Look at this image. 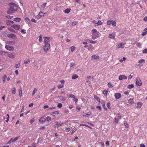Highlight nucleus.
I'll return each mask as SVG.
<instances>
[{"mask_svg": "<svg viewBox=\"0 0 147 147\" xmlns=\"http://www.w3.org/2000/svg\"><path fill=\"white\" fill-rule=\"evenodd\" d=\"M17 9L18 7L16 4L12 3H11L10 8L7 11V13L8 14L11 13H13L14 11H17Z\"/></svg>", "mask_w": 147, "mask_h": 147, "instance_id": "f257e3e1", "label": "nucleus"}, {"mask_svg": "<svg viewBox=\"0 0 147 147\" xmlns=\"http://www.w3.org/2000/svg\"><path fill=\"white\" fill-rule=\"evenodd\" d=\"M108 25H110L112 24L113 26H115L116 25V22L112 20H108L107 22Z\"/></svg>", "mask_w": 147, "mask_h": 147, "instance_id": "f03ea898", "label": "nucleus"}, {"mask_svg": "<svg viewBox=\"0 0 147 147\" xmlns=\"http://www.w3.org/2000/svg\"><path fill=\"white\" fill-rule=\"evenodd\" d=\"M50 49V45L49 44H45V46L44 47V51L46 52H47Z\"/></svg>", "mask_w": 147, "mask_h": 147, "instance_id": "7ed1b4c3", "label": "nucleus"}, {"mask_svg": "<svg viewBox=\"0 0 147 147\" xmlns=\"http://www.w3.org/2000/svg\"><path fill=\"white\" fill-rule=\"evenodd\" d=\"M126 44V43L122 42L118 44L117 48L118 49L123 48H124V45Z\"/></svg>", "mask_w": 147, "mask_h": 147, "instance_id": "20e7f679", "label": "nucleus"}, {"mask_svg": "<svg viewBox=\"0 0 147 147\" xmlns=\"http://www.w3.org/2000/svg\"><path fill=\"white\" fill-rule=\"evenodd\" d=\"M136 81L137 85L140 86L142 85V82L140 78H137L136 80Z\"/></svg>", "mask_w": 147, "mask_h": 147, "instance_id": "39448f33", "label": "nucleus"}, {"mask_svg": "<svg viewBox=\"0 0 147 147\" xmlns=\"http://www.w3.org/2000/svg\"><path fill=\"white\" fill-rule=\"evenodd\" d=\"M5 48L6 49L9 51H13L14 49V48L13 46L10 45H6L5 46Z\"/></svg>", "mask_w": 147, "mask_h": 147, "instance_id": "423d86ee", "label": "nucleus"}, {"mask_svg": "<svg viewBox=\"0 0 147 147\" xmlns=\"http://www.w3.org/2000/svg\"><path fill=\"white\" fill-rule=\"evenodd\" d=\"M44 42L45 44H49V42L50 41V38L49 37H44Z\"/></svg>", "mask_w": 147, "mask_h": 147, "instance_id": "0eeeda50", "label": "nucleus"}, {"mask_svg": "<svg viewBox=\"0 0 147 147\" xmlns=\"http://www.w3.org/2000/svg\"><path fill=\"white\" fill-rule=\"evenodd\" d=\"M12 26L13 28L16 30H18L20 27V25L16 24L13 25Z\"/></svg>", "mask_w": 147, "mask_h": 147, "instance_id": "6e6552de", "label": "nucleus"}, {"mask_svg": "<svg viewBox=\"0 0 147 147\" xmlns=\"http://www.w3.org/2000/svg\"><path fill=\"white\" fill-rule=\"evenodd\" d=\"M44 16V13L40 11L39 12L38 15L36 16V17L37 19H39L41 18Z\"/></svg>", "mask_w": 147, "mask_h": 147, "instance_id": "1a4fd4ad", "label": "nucleus"}, {"mask_svg": "<svg viewBox=\"0 0 147 147\" xmlns=\"http://www.w3.org/2000/svg\"><path fill=\"white\" fill-rule=\"evenodd\" d=\"M92 32L94 33L93 35H96L97 37H98L99 36V33L95 29H93L92 30Z\"/></svg>", "mask_w": 147, "mask_h": 147, "instance_id": "9d476101", "label": "nucleus"}, {"mask_svg": "<svg viewBox=\"0 0 147 147\" xmlns=\"http://www.w3.org/2000/svg\"><path fill=\"white\" fill-rule=\"evenodd\" d=\"M114 96L116 99H118L121 97V94L119 93H116L114 95Z\"/></svg>", "mask_w": 147, "mask_h": 147, "instance_id": "9b49d317", "label": "nucleus"}, {"mask_svg": "<svg viewBox=\"0 0 147 147\" xmlns=\"http://www.w3.org/2000/svg\"><path fill=\"white\" fill-rule=\"evenodd\" d=\"M127 78V77L125 75H121L119 76V79L120 80H122L126 79Z\"/></svg>", "mask_w": 147, "mask_h": 147, "instance_id": "f8f14e48", "label": "nucleus"}, {"mask_svg": "<svg viewBox=\"0 0 147 147\" xmlns=\"http://www.w3.org/2000/svg\"><path fill=\"white\" fill-rule=\"evenodd\" d=\"M147 34V27L144 29L143 32L142 33V35L144 36Z\"/></svg>", "mask_w": 147, "mask_h": 147, "instance_id": "ddd939ff", "label": "nucleus"}, {"mask_svg": "<svg viewBox=\"0 0 147 147\" xmlns=\"http://www.w3.org/2000/svg\"><path fill=\"white\" fill-rule=\"evenodd\" d=\"M59 114V112L56 111L52 113L51 114V115L53 116H55L56 115H57Z\"/></svg>", "mask_w": 147, "mask_h": 147, "instance_id": "4468645a", "label": "nucleus"}, {"mask_svg": "<svg viewBox=\"0 0 147 147\" xmlns=\"http://www.w3.org/2000/svg\"><path fill=\"white\" fill-rule=\"evenodd\" d=\"M100 57L98 55H93L92 58L93 59H99Z\"/></svg>", "mask_w": 147, "mask_h": 147, "instance_id": "2eb2a0df", "label": "nucleus"}, {"mask_svg": "<svg viewBox=\"0 0 147 147\" xmlns=\"http://www.w3.org/2000/svg\"><path fill=\"white\" fill-rule=\"evenodd\" d=\"M14 55L12 53H8L7 54V57H9L13 58L14 57Z\"/></svg>", "mask_w": 147, "mask_h": 147, "instance_id": "dca6fc26", "label": "nucleus"}, {"mask_svg": "<svg viewBox=\"0 0 147 147\" xmlns=\"http://www.w3.org/2000/svg\"><path fill=\"white\" fill-rule=\"evenodd\" d=\"M9 115L8 114H7V117L5 118L4 117H3V118L4 119H6V121L7 122H8L9 121Z\"/></svg>", "mask_w": 147, "mask_h": 147, "instance_id": "f3484780", "label": "nucleus"}, {"mask_svg": "<svg viewBox=\"0 0 147 147\" xmlns=\"http://www.w3.org/2000/svg\"><path fill=\"white\" fill-rule=\"evenodd\" d=\"M30 62V60L27 58H26L24 60V64H28Z\"/></svg>", "mask_w": 147, "mask_h": 147, "instance_id": "a211bd4d", "label": "nucleus"}, {"mask_svg": "<svg viewBox=\"0 0 147 147\" xmlns=\"http://www.w3.org/2000/svg\"><path fill=\"white\" fill-rule=\"evenodd\" d=\"M109 38L113 39H114L115 37V36H114L113 33L110 34L109 35Z\"/></svg>", "mask_w": 147, "mask_h": 147, "instance_id": "6ab92c4d", "label": "nucleus"}, {"mask_svg": "<svg viewBox=\"0 0 147 147\" xmlns=\"http://www.w3.org/2000/svg\"><path fill=\"white\" fill-rule=\"evenodd\" d=\"M134 102V100L132 98H130L128 100V103L129 104H132Z\"/></svg>", "mask_w": 147, "mask_h": 147, "instance_id": "aec40b11", "label": "nucleus"}, {"mask_svg": "<svg viewBox=\"0 0 147 147\" xmlns=\"http://www.w3.org/2000/svg\"><path fill=\"white\" fill-rule=\"evenodd\" d=\"M21 20V18H16L14 19V20L16 22H19Z\"/></svg>", "mask_w": 147, "mask_h": 147, "instance_id": "412c9836", "label": "nucleus"}, {"mask_svg": "<svg viewBox=\"0 0 147 147\" xmlns=\"http://www.w3.org/2000/svg\"><path fill=\"white\" fill-rule=\"evenodd\" d=\"M70 9H67L64 11V12L66 13H68L70 12Z\"/></svg>", "mask_w": 147, "mask_h": 147, "instance_id": "4be33fe9", "label": "nucleus"}, {"mask_svg": "<svg viewBox=\"0 0 147 147\" xmlns=\"http://www.w3.org/2000/svg\"><path fill=\"white\" fill-rule=\"evenodd\" d=\"M7 53V52L3 51H0V55H5V54Z\"/></svg>", "mask_w": 147, "mask_h": 147, "instance_id": "5701e85b", "label": "nucleus"}, {"mask_svg": "<svg viewBox=\"0 0 147 147\" xmlns=\"http://www.w3.org/2000/svg\"><path fill=\"white\" fill-rule=\"evenodd\" d=\"M13 141V138H11L10 140L7 142V144H10L11 142H14Z\"/></svg>", "mask_w": 147, "mask_h": 147, "instance_id": "b1692460", "label": "nucleus"}, {"mask_svg": "<svg viewBox=\"0 0 147 147\" xmlns=\"http://www.w3.org/2000/svg\"><path fill=\"white\" fill-rule=\"evenodd\" d=\"M88 41V42H90V43H93V44H95L96 42L95 41H93L92 40H87Z\"/></svg>", "mask_w": 147, "mask_h": 147, "instance_id": "393cba45", "label": "nucleus"}, {"mask_svg": "<svg viewBox=\"0 0 147 147\" xmlns=\"http://www.w3.org/2000/svg\"><path fill=\"white\" fill-rule=\"evenodd\" d=\"M47 3H45L41 5V8H45L47 5Z\"/></svg>", "mask_w": 147, "mask_h": 147, "instance_id": "a878e982", "label": "nucleus"}, {"mask_svg": "<svg viewBox=\"0 0 147 147\" xmlns=\"http://www.w3.org/2000/svg\"><path fill=\"white\" fill-rule=\"evenodd\" d=\"M37 90L36 88H35L34 89V90L33 91L32 94V95L34 96L35 93L37 91Z\"/></svg>", "mask_w": 147, "mask_h": 147, "instance_id": "bb28decb", "label": "nucleus"}, {"mask_svg": "<svg viewBox=\"0 0 147 147\" xmlns=\"http://www.w3.org/2000/svg\"><path fill=\"white\" fill-rule=\"evenodd\" d=\"M18 91H19V95L20 97H21L22 96V89H19Z\"/></svg>", "mask_w": 147, "mask_h": 147, "instance_id": "cd10ccee", "label": "nucleus"}, {"mask_svg": "<svg viewBox=\"0 0 147 147\" xmlns=\"http://www.w3.org/2000/svg\"><path fill=\"white\" fill-rule=\"evenodd\" d=\"M137 107H138L140 108L142 105V103L140 102H138L137 103Z\"/></svg>", "mask_w": 147, "mask_h": 147, "instance_id": "c85d7f7f", "label": "nucleus"}, {"mask_svg": "<svg viewBox=\"0 0 147 147\" xmlns=\"http://www.w3.org/2000/svg\"><path fill=\"white\" fill-rule=\"evenodd\" d=\"M134 87V85L133 84H131L130 85H129L127 86V88L129 89H130L132 88H133Z\"/></svg>", "mask_w": 147, "mask_h": 147, "instance_id": "c756f323", "label": "nucleus"}, {"mask_svg": "<svg viewBox=\"0 0 147 147\" xmlns=\"http://www.w3.org/2000/svg\"><path fill=\"white\" fill-rule=\"evenodd\" d=\"M102 24V22L100 21L99 20L98 21V22L96 24H95L96 25L95 26H97V25H96V24L97 25H100Z\"/></svg>", "mask_w": 147, "mask_h": 147, "instance_id": "7c9ffc66", "label": "nucleus"}, {"mask_svg": "<svg viewBox=\"0 0 147 147\" xmlns=\"http://www.w3.org/2000/svg\"><path fill=\"white\" fill-rule=\"evenodd\" d=\"M9 36L12 38H14L15 37L16 35L13 34H9Z\"/></svg>", "mask_w": 147, "mask_h": 147, "instance_id": "2f4dec72", "label": "nucleus"}, {"mask_svg": "<svg viewBox=\"0 0 147 147\" xmlns=\"http://www.w3.org/2000/svg\"><path fill=\"white\" fill-rule=\"evenodd\" d=\"M51 118L49 116H47L46 117V119H45L46 121H49V120H51Z\"/></svg>", "mask_w": 147, "mask_h": 147, "instance_id": "473e14b6", "label": "nucleus"}, {"mask_svg": "<svg viewBox=\"0 0 147 147\" xmlns=\"http://www.w3.org/2000/svg\"><path fill=\"white\" fill-rule=\"evenodd\" d=\"M46 121L45 119L43 120L42 118H40L39 120V121L41 123H43Z\"/></svg>", "mask_w": 147, "mask_h": 147, "instance_id": "72a5a7b5", "label": "nucleus"}, {"mask_svg": "<svg viewBox=\"0 0 147 147\" xmlns=\"http://www.w3.org/2000/svg\"><path fill=\"white\" fill-rule=\"evenodd\" d=\"M124 125L126 127H129V125L126 121L124 122Z\"/></svg>", "mask_w": 147, "mask_h": 147, "instance_id": "f704fd0d", "label": "nucleus"}, {"mask_svg": "<svg viewBox=\"0 0 147 147\" xmlns=\"http://www.w3.org/2000/svg\"><path fill=\"white\" fill-rule=\"evenodd\" d=\"M78 77V76L76 75H74L72 76V78L73 79H76Z\"/></svg>", "mask_w": 147, "mask_h": 147, "instance_id": "c9c22d12", "label": "nucleus"}, {"mask_svg": "<svg viewBox=\"0 0 147 147\" xmlns=\"http://www.w3.org/2000/svg\"><path fill=\"white\" fill-rule=\"evenodd\" d=\"M75 97V96L73 94H69V98H74Z\"/></svg>", "mask_w": 147, "mask_h": 147, "instance_id": "e433bc0d", "label": "nucleus"}, {"mask_svg": "<svg viewBox=\"0 0 147 147\" xmlns=\"http://www.w3.org/2000/svg\"><path fill=\"white\" fill-rule=\"evenodd\" d=\"M40 42H42V37L41 35H40L39 36V38L38 40Z\"/></svg>", "mask_w": 147, "mask_h": 147, "instance_id": "4c0bfd02", "label": "nucleus"}, {"mask_svg": "<svg viewBox=\"0 0 147 147\" xmlns=\"http://www.w3.org/2000/svg\"><path fill=\"white\" fill-rule=\"evenodd\" d=\"M108 90H105L103 91V94L105 95V94L107 95L108 93Z\"/></svg>", "mask_w": 147, "mask_h": 147, "instance_id": "58836bf2", "label": "nucleus"}, {"mask_svg": "<svg viewBox=\"0 0 147 147\" xmlns=\"http://www.w3.org/2000/svg\"><path fill=\"white\" fill-rule=\"evenodd\" d=\"M75 48L74 46H72L71 47V51L72 52H73L75 50Z\"/></svg>", "mask_w": 147, "mask_h": 147, "instance_id": "ea45409f", "label": "nucleus"}, {"mask_svg": "<svg viewBox=\"0 0 147 147\" xmlns=\"http://www.w3.org/2000/svg\"><path fill=\"white\" fill-rule=\"evenodd\" d=\"M114 121L116 123H117L118 121V119L117 118H115L114 120Z\"/></svg>", "mask_w": 147, "mask_h": 147, "instance_id": "a19ab883", "label": "nucleus"}, {"mask_svg": "<svg viewBox=\"0 0 147 147\" xmlns=\"http://www.w3.org/2000/svg\"><path fill=\"white\" fill-rule=\"evenodd\" d=\"M133 75V73H131L130 75L128 77L129 79H130L131 78Z\"/></svg>", "mask_w": 147, "mask_h": 147, "instance_id": "79ce46f5", "label": "nucleus"}, {"mask_svg": "<svg viewBox=\"0 0 147 147\" xmlns=\"http://www.w3.org/2000/svg\"><path fill=\"white\" fill-rule=\"evenodd\" d=\"M77 24V22L76 21H74L72 23V26H75Z\"/></svg>", "mask_w": 147, "mask_h": 147, "instance_id": "37998d69", "label": "nucleus"}, {"mask_svg": "<svg viewBox=\"0 0 147 147\" xmlns=\"http://www.w3.org/2000/svg\"><path fill=\"white\" fill-rule=\"evenodd\" d=\"M108 85L109 87V88H111V87H113V86L111 83H110V82L109 83Z\"/></svg>", "mask_w": 147, "mask_h": 147, "instance_id": "c03bdc74", "label": "nucleus"}, {"mask_svg": "<svg viewBox=\"0 0 147 147\" xmlns=\"http://www.w3.org/2000/svg\"><path fill=\"white\" fill-rule=\"evenodd\" d=\"M126 59L125 57H123V58L120 60V61L122 62L123 61H124L126 60Z\"/></svg>", "mask_w": 147, "mask_h": 147, "instance_id": "a18cd8bd", "label": "nucleus"}, {"mask_svg": "<svg viewBox=\"0 0 147 147\" xmlns=\"http://www.w3.org/2000/svg\"><path fill=\"white\" fill-rule=\"evenodd\" d=\"M21 32L23 34H25L26 33V30H25L23 29H22L21 31Z\"/></svg>", "mask_w": 147, "mask_h": 147, "instance_id": "49530a36", "label": "nucleus"}, {"mask_svg": "<svg viewBox=\"0 0 147 147\" xmlns=\"http://www.w3.org/2000/svg\"><path fill=\"white\" fill-rule=\"evenodd\" d=\"M107 106L109 109H111V107H110V104L109 102H108L107 103Z\"/></svg>", "mask_w": 147, "mask_h": 147, "instance_id": "de8ad7c7", "label": "nucleus"}, {"mask_svg": "<svg viewBox=\"0 0 147 147\" xmlns=\"http://www.w3.org/2000/svg\"><path fill=\"white\" fill-rule=\"evenodd\" d=\"M6 78H7V76L5 75L4 76L3 78V82H5V79Z\"/></svg>", "mask_w": 147, "mask_h": 147, "instance_id": "09e8293b", "label": "nucleus"}, {"mask_svg": "<svg viewBox=\"0 0 147 147\" xmlns=\"http://www.w3.org/2000/svg\"><path fill=\"white\" fill-rule=\"evenodd\" d=\"M62 105L61 103H59L57 105L58 107L59 108H61L62 107Z\"/></svg>", "mask_w": 147, "mask_h": 147, "instance_id": "8fccbe9b", "label": "nucleus"}, {"mask_svg": "<svg viewBox=\"0 0 147 147\" xmlns=\"http://www.w3.org/2000/svg\"><path fill=\"white\" fill-rule=\"evenodd\" d=\"M70 130L71 129L70 128H67L65 129V130L66 132H68L70 131Z\"/></svg>", "mask_w": 147, "mask_h": 147, "instance_id": "3c124183", "label": "nucleus"}, {"mask_svg": "<svg viewBox=\"0 0 147 147\" xmlns=\"http://www.w3.org/2000/svg\"><path fill=\"white\" fill-rule=\"evenodd\" d=\"M63 85H61V84H59L58 85V87L59 88H61L63 87Z\"/></svg>", "mask_w": 147, "mask_h": 147, "instance_id": "603ef678", "label": "nucleus"}, {"mask_svg": "<svg viewBox=\"0 0 147 147\" xmlns=\"http://www.w3.org/2000/svg\"><path fill=\"white\" fill-rule=\"evenodd\" d=\"M20 66V63L16 64L15 67L16 68H19Z\"/></svg>", "mask_w": 147, "mask_h": 147, "instance_id": "864d4df0", "label": "nucleus"}, {"mask_svg": "<svg viewBox=\"0 0 147 147\" xmlns=\"http://www.w3.org/2000/svg\"><path fill=\"white\" fill-rule=\"evenodd\" d=\"M117 115L119 119H121V114L120 113H119Z\"/></svg>", "mask_w": 147, "mask_h": 147, "instance_id": "5fc2aeb1", "label": "nucleus"}, {"mask_svg": "<svg viewBox=\"0 0 147 147\" xmlns=\"http://www.w3.org/2000/svg\"><path fill=\"white\" fill-rule=\"evenodd\" d=\"M73 100L75 101L76 103L78 101V99L76 98L75 97L73 98Z\"/></svg>", "mask_w": 147, "mask_h": 147, "instance_id": "6e6d98bb", "label": "nucleus"}, {"mask_svg": "<svg viewBox=\"0 0 147 147\" xmlns=\"http://www.w3.org/2000/svg\"><path fill=\"white\" fill-rule=\"evenodd\" d=\"M143 53H147V49H145L143 51Z\"/></svg>", "mask_w": 147, "mask_h": 147, "instance_id": "4d7b16f0", "label": "nucleus"}, {"mask_svg": "<svg viewBox=\"0 0 147 147\" xmlns=\"http://www.w3.org/2000/svg\"><path fill=\"white\" fill-rule=\"evenodd\" d=\"M19 136L17 137H16L14 139H13L14 141L15 142L16 141V140H17L19 138Z\"/></svg>", "mask_w": 147, "mask_h": 147, "instance_id": "13d9d810", "label": "nucleus"}, {"mask_svg": "<svg viewBox=\"0 0 147 147\" xmlns=\"http://www.w3.org/2000/svg\"><path fill=\"white\" fill-rule=\"evenodd\" d=\"M136 45L138 47H140L141 46V44L140 42H139Z\"/></svg>", "mask_w": 147, "mask_h": 147, "instance_id": "bf43d9fd", "label": "nucleus"}, {"mask_svg": "<svg viewBox=\"0 0 147 147\" xmlns=\"http://www.w3.org/2000/svg\"><path fill=\"white\" fill-rule=\"evenodd\" d=\"M144 61V59H140L139 61V62L140 63H141Z\"/></svg>", "mask_w": 147, "mask_h": 147, "instance_id": "052dcab7", "label": "nucleus"}, {"mask_svg": "<svg viewBox=\"0 0 147 147\" xmlns=\"http://www.w3.org/2000/svg\"><path fill=\"white\" fill-rule=\"evenodd\" d=\"M34 119H32L30 120V122L31 123H32L34 122Z\"/></svg>", "mask_w": 147, "mask_h": 147, "instance_id": "680f3d73", "label": "nucleus"}, {"mask_svg": "<svg viewBox=\"0 0 147 147\" xmlns=\"http://www.w3.org/2000/svg\"><path fill=\"white\" fill-rule=\"evenodd\" d=\"M16 93V89L15 88H14L12 90V93L13 94H15Z\"/></svg>", "mask_w": 147, "mask_h": 147, "instance_id": "e2e57ef3", "label": "nucleus"}, {"mask_svg": "<svg viewBox=\"0 0 147 147\" xmlns=\"http://www.w3.org/2000/svg\"><path fill=\"white\" fill-rule=\"evenodd\" d=\"M6 17L7 18L11 19L13 17L12 16H6Z\"/></svg>", "mask_w": 147, "mask_h": 147, "instance_id": "0e129e2a", "label": "nucleus"}, {"mask_svg": "<svg viewBox=\"0 0 147 147\" xmlns=\"http://www.w3.org/2000/svg\"><path fill=\"white\" fill-rule=\"evenodd\" d=\"M25 20L26 22H28H28L30 21V20L27 18H26L25 19Z\"/></svg>", "mask_w": 147, "mask_h": 147, "instance_id": "69168bd1", "label": "nucleus"}, {"mask_svg": "<svg viewBox=\"0 0 147 147\" xmlns=\"http://www.w3.org/2000/svg\"><path fill=\"white\" fill-rule=\"evenodd\" d=\"M96 108L99 109L100 110L101 109V107L99 106H97L96 107Z\"/></svg>", "mask_w": 147, "mask_h": 147, "instance_id": "338daca9", "label": "nucleus"}, {"mask_svg": "<svg viewBox=\"0 0 147 147\" xmlns=\"http://www.w3.org/2000/svg\"><path fill=\"white\" fill-rule=\"evenodd\" d=\"M91 112H88L87 114H86V115H88V116H89L91 114Z\"/></svg>", "mask_w": 147, "mask_h": 147, "instance_id": "774afa93", "label": "nucleus"}]
</instances>
